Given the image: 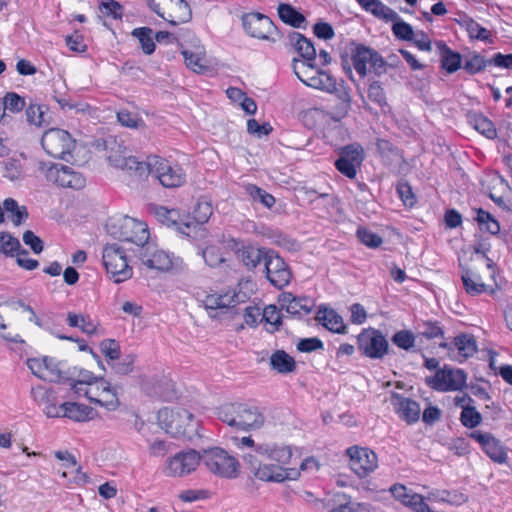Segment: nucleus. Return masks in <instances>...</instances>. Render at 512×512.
Segmentation results:
<instances>
[{"label":"nucleus","instance_id":"44","mask_svg":"<svg viewBox=\"0 0 512 512\" xmlns=\"http://www.w3.org/2000/svg\"><path fill=\"white\" fill-rule=\"evenodd\" d=\"M278 14L280 19L294 27H300L305 18L302 14L298 13L292 6L288 4H280L278 7Z\"/></svg>","mask_w":512,"mask_h":512},{"label":"nucleus","instance_id":"19","mask_svg":"<svg viewBox=\"0 0 512 512\" xmlns=\"http://www.w3.org/2000/svg\"><path fill=\"white\" fill-rule=\"evenodd\" d=\"M482 448L484 453L496 463H505L507 460V452L501 442L491 433L476 430L469 435Z\"/></svg>","mask_w":512,"mask_h":512},{"label":"nucleus","instance_id":"48","mask_svg":"<svg viewBox=\"0 0 512 512\" xmlns=\"http://www.w3.org/2000/svg\"><path fill=\"white\" fill-rule=\"evenodd\" d=\"M417 339V335H414L411 331L401 330L392 336L391 341L398 348L409 351L414 347Z\"/></svg>","mask_w":512,"mask_h":512},{"label":"nucleus","instance_id":"25","mask_svg":"<svg viewBox=\"0 0 512 512\" xmlns=\"http://www.w3.org/2000/svg\"><path fill=\"white\" fill-rule=\"evenodd\" d=\"M282 307L294 316L302 317L311 313L314 307V301L308 297H294L292 294L287 293L283 295Z\"/></svg>","mask_w":512,"mask_h":512},{"label":"nucleus","instance_id":"55","mask_svg":"<svg viewBox=\"0 0 512 512\" xmlns=\"http://www.w3.org/2000/svg\"><path fill=\"white\" fill-rule=\"evenodd\" d=\"M26 117L30 124L41 127L45 124V109L43 106L30 104L26 109Z\"/></svg>","mask_w":512,"mask_h":512},{"label":"nucleus","instance_id":"35","mask_svg":"<svg viewBox=\"0 0 512 512\" xmlns=\"http://www.w3.org/2000/svg\"><path fill=\"white\" fill-rule=\"evenodd\" d=\"M469 123L479 133L486 136L488 139H494L497 136V130L494 123L483 114H472L469 116Z\"/></svg>","mask_w":512,"mask_h":512},{"label":"nucleus","instance_id":"24","mask_svg":"<svg viewBox=\"0 0 512 512\" xmlns=\"http://www.w3.org/2000/svg\"><path fill=\"white\" fill-rule=\"evenodd\" d=\"M163 15L161 18L172 26L187 23L192 18L191 8L185 0H170Z\"/></svg>","mask_w":512,"mask_h":512},{"label":"nucleus","instance_id":"42","mask_svg":"<svg viewBox=\"0 0 512 512\" xmlns=\"http://www.w3.org/2000/svg\"><path fill=\"white\" fill-rule=\"evenodd\" d=\"M261 321H265L268 325L267 331L275 332L279 330L282 324L281 313L275 305H269L262 310Z\"/></svg>","mask_w":512,"mask_h":512},{"label":"nucleus","instance_id":"30","mask_svg":"<svg viewBox=\"0 0 512 512\" xmlns=\"http://www.w3.org/2000/svg\"><path fill=\"white\" fill-rule=\"evenodd\" d=\"M237 258L249 269L256 268L262 261H266V252L252 245H243L236 252Z\"/></svg>","mask_w":512,"mask_h":512},{"label":"nucleus","instance_id":"39","mask_svg":"<svg viewBox=\"0 0 512 512\" xmlns=\"http://www.w3.org/2000/svg\"><path fill=\"white\" fill-rule=\"evenodd\" d=\"M3 209L10 214L12 222L18 226L28 218V212L25 206H19L13 198H7L3 202Z\"/></svg>","mask_w":512,"mask_h":512},{"label":"nucleus","instance_id":"62","mask_svg":"<svg viewBox=\"0 0 512 512\" xmlns=\"http://www.w3.org/2000/svg\"><path fill=\"white\" fill-rule=\"evenodd\" d=\"M5 109L10 112H20L25 107V99L16 93H7L4 97Z\"/></svg>","mask_w":512,"mask_h":512},{"label":"nucleus","instance_id":"53","mask_svg":"<svg viewBox=\"0 0 512 512\" xmlns=\"http://www.w3.org/2000/svg\"><path fill=\"white\" fill-rule=\"evenodd\" d=\"M477 221L481 229L495 235L500 231L499 223L486 211L479 209L477 213Z\"/></svg>","mask_w":512,"mask_h":512},{"label":"nucleus","instance_id":"4","mask_svg":"<svg viewBox=\"0 0 512 512\" xmlns=\"http://www.w3.org/2000/svg\"><path fill=\"white\" fill-rule=\"evenodd\" d=\"M244 460L254 476L265 482L282 483L286 480H297L300 472L296 468H287L273 463H262L256 455L247 454Z\"/></svg>","mask_w":512,"mask_h":512},{"label":"nucleus","instance_id":"13","mask_svg":"<svg viewBox=\"0 0 512 512\" xmlns=\"http://www.w3.org/2000/svg\"><path fill=\"white\" fill-rule=\"evenodd\" d=\"M81 396L111 411L116 410L120 405L117 392L103 377L86 387Z\"/></svg>","mask_w":512,"mask_h":512},{"label":"nucleus","instance_id":"11","mask_svg":"<svg viewBox=\"0 0 512 512\" xmlns=\"http://www.w3.org/2000/svg\"><path fill=\"white\" fill-rule=\"evenodd\" d=\"M352 65L361 78H364L368 71L373 70L381 74L386 69V63L382 56L375 50L359 45L351 55Z\"/></svg>","mask_w":512,"mask_h":512},{"label":"nucleus","instance_id":"27","mask_svg":"<svg viewBox=\"0 0 512 512\" xmlns=\"http://www.w3.org/2000/svg\"><path fill=\"white\" fill-rule=\"evenodd\" d=\"M452 356L462 362L467 358L473 356L477 351V344L474 336L470 334H460L453 339V353Z\"/></svg>","mask_w":512,"mask_h":512},{"label":"nucleus","instance_id":"58","mask_svg":"<svg viewBox=\"0 0 512 512\" xmlns=\"http://www.w3.org/2000/svg\"><path fill=\"white\" fill-rule=\"evenodd\" d=\"M328 512H372V509L367 503L348 501L332 507Z\"/></svg>","mask_w":512,"mask_h":512},{"label":"nucleus","instance_id":"57","mask_svg":"<svg viewBox=\"0 0 512 512\" xmlns=\"http://www.w3.org/2000/svg\"><path fill=\"white\" fill-rule=\"evenodd\" d=\"M357 237L361 243L369 248H377L383 242L382 238L378 234L363 227L357 230Z\"/></svg>","mask_w":512,"mask_h":512},{"label":"nucleus","instance_id":"7","mask_svg":"<svg viewBox=\"0 0 512 512\" xmlns=\"http://www.w3.org/2000/svg\"><path fill=\"white\" fill-rule=\"evenodd\" d=\"M103 264L115 283L124 282L132 277V268L124 250L118 244H108L103 249Z\"/></svg>","mask_w":512,"mask_h":512},{"label":"nucleus","instance_id":"43","mask_svg":"<svg viewBox=\"0 0 512 512\" xmlns=\"http://www.w3.org/2000/svg\"><path fill=\"white\" fill-rule=\"evenodd\" d=\"M464 26L471 39L492 42L491 32L472 18L464 20Z\"/></svg>","mask_w":512,"mask_h":512},{"label":"nucleus","instance_id":"56","mask_svg":"<svg viewBox=\"0 0 512 512\" xmlns=\"http://www.w3.org/2000/svg\"><path fill=\"white\" fill-rule=\"evenodd\" d=\"M369 12L385 21L393 22L398 19V14L393 9L383 4L380 0L375 2Z\"/></svg>","mask_w":512,"mask_h":512},{"label":"nucleus","instance_id":"26","mask_svg":"<svg viewBox=\"0 0 512 512\" xmlns=\"http://www.w3.org/2000/svg\"><path fill=\"white\" fill-rule=\"evenodd\" d=\"M181 53L187 68L198 74H204L208 71L209 65L203 46H197L193 50L185 49Z\"/></svg>","mask_w":512,"mask_h":512},{"label":"nucleus","instance_id":"5","mask_svg":"<svg viewBox=\"0 0 512 512\" xmlns=\"http://www.w3.org/2000/svg\"><path fill=\"white\" fill-rule=\"evenodd\" d=\"M201 458L207 469L219 477L231 479L238 476L239 461L222 448L206 450Z\"/></svg>","mask_w":512,"mask_h":512},{"label":"nucleus","instance_id":"45","mask_svg":"<svg viewBox=\"0 0 512 512\" xmlns=\"http://www.w3.org/2000/svg\"><path fill=\"white\" fill-rule=\"evenodd\" d=\"M194 216L190 217V220L195 223L192 227V232L196 231L200 224L206 223L213 213L212 205L207 201H200L197 203L194 209Z\"/></svg>","mask_w":512,"mask_h":512},{"label":"nucleus","instance_id":"14","mask_svg":"<svg viewBox=\"0 0 512 512\" xmlns=\"http://www.w3.org/2000/svg\"><path fill=\"white\" fill-rule=\"evenodd\" d=\"M346 455L349 458V467L360 478L373 473L378 467L377 454L367 447H349Z\"/></svg>","mask_w":512,"mask_h":512},{"label":"nucleus","instance_id":"38","mask_svg":"<svg viewBox=\"0 0 512 512\" xmlns=\"http://www.w3.org/2000/svg\"><path fill=\"white\" fill-rule=\"evenodd\" d=\"M294 72L297 77L307 86L313 87L314 77L318 74L319 70L306 61H294Z\"/></svg>","mask_w":512,"mask_h":512},{"label":"nucleus","instance_id":"60","mask_svg":"<svg viewBox=\"0 0 512 512\" xmlns=\"http://www.w3.org/2000/svg\"><path fill=\"white\" fill-rule=\"evenodd\" d=\"M461 66V55L447 49L442 59V67L448 72L453 73Z\"/></svg>","mask_w":512,"mask_h":512},{"label":"nucleus","instance_id":"1","mask_svg":"<svg viewBox=\"0 0 512 512\" xmlns=\"http://www.w3.org/2000/svg\"><path fill=\"white\" fill-rule=\"evenodd\" d=\"M108 160L114 167L134 173L140 178L152 174L165 188H177L186 182V173L178 163L158 155H150L145 162H140L136 157L117 150L110 153Z\"/></svg>","mask_w":512,"mask_h":512},{"label":"nucleus","instance_id":"34","mask_svg":"<svg viewBox=\"0 0 512 512\" xmlns=\"http://www.w3.org/2000/svg\"><path fill=\"white\" fill-rule=\"evenodd\" d=\"M67 323L70 327L80 328L83 333L88 335L98 333V324L88 315L69 312L67 314Z\"/></svg>","mask_w":512,"mask_h":512},{"label":"nucleus","instance_id":"29","mask_svg":"<svg viewBox=\"0 0 512 512\" xmlns=\"http://www.w3.org/2000/svg\"><path fill=\"white\" fill-rule=\"evenodd\" d=\"M461 279L465 291L471 296L479 295L487 290V284L484 277L472 269H464Z\"/></svg>","mask_w":512,"mask_h":512},{"label":"nucleus","instance_id":"33","mask_svg":"<svg viewBox=\"0 0 512 512\" xmlns=\"http://www.w3.org/2000/svg\"><path fill=\"white\" fill-rule=\"evenodd\" d=\"M318 320L324 327L335 333H343L345 331V324L342 317L332 309H323L318 311Z\"/></svg>","mask_w":512,"mask_h":512},{"label":"nucleus","instance_id":"61","mask_svg":"<svg viewBox=\"0 0 512 512\" xmlns=\"http://www.w3.org/2000/svg\"><path fill=\"white\" fill-rule=\"evenodd\" d=\"M487 61L479 54H474L466 59L463 68L470 74H476L485 69Z\"/></svg>","mask_w":512,"mask_h":512},{"label":"nucleus","instance_id":"40","mask_svg":"<svg viewBox=\"0 0 512 512\" xmlns=\"http://www.w3.org/2000/svg\"><path fill=\"white\" fill-rule=\"evenodd\" d=\"M100 377L87 370H80L76 378L69 379V385L75 394L82 395L86 387H89Z\"/></svg>","mask_w":512,"mask_h":512},{"label":"nucleus","instance_id":"16","mask_svg":"<svg viewBox=\"0 0 512 512\" xmlns=\"http://www.w3.org/2000/svg\"><path fill=\"white\" fill-rule=\"evenodd\" d=\"M364 149L359 144H350L340 149L335 167L344 176L354 179L364 160Z\"/></svg>","mask_w":512,"mask_h":512},{"label":"nucleus","instance_id":"12","mask_svg":"<svg viewBox=\"0 0 512 512\" xmlns=\"http://www.w3.org/2000/svg\"><path fill=\"white\" fill-rule=\"evenodd\" d=\"M426 382L437 391H461L466 387L467 374L462 369L444 366L433 377L427 378Z\"/></svg>","mask_w":512,"mask_h":512},{"label":"nucleus","instance_id":"20","mask_svg":"<svg viewBox=\"0 0 512 512\" xmlns=\"http://www.w3.org/2000/svg\"><path fill=\"white\" fill-rule=\"evenodd\" d=\"M242 25L252 37L268 40L275 27L269 17L260 13H249L243 16Z\"/></svg>","mask_w":512,"mask_h":512},{"label":"nucleus","instance_id":"36","mask_svg":"<svg viewBox=\"0 0 512 512\" xmlns=\"http://www.w3.org/2000/svg\"><path fill=\"white\" fill-rule=\"evenodd\" d=\"M271 367L279 373L292 372L295 367L294 359L283 350H278L270 357Z\"/></svg>","mask_w":512,"mask_h":512},{"label":"nucleus","instance_id":"8","mask_svg":"<svg viewBox=\"0 0 512 512\" xmlns=\"http://www.w3.org/2000/svg\"><path fill=\"white\" fill-rule=\"evenodd\" d=\"M39 170L47 181L60 187L81 189L86 184V180L81 173L65 165L40 162Z\"/></svg>","mask_w":512,"mask_h":512},{"label":"nucleus","instance_id":"51","mask_svg":"<svg viewBox=\"0 0 512 512\" xmlns=\"http://www.w3.org/2000/svg\"><path fill=\"white\" fill-rule=\"evenodd\" d=\"M460 421L467 428H475L481 423L482 416L472 405L471 407H464L460 415Z\"/></svg>","mask_w":512,"mask_h":512},{"label":"nucleus","instance_id":"2","mask_svg":"<svg viewBox=\"0 0 512 512\" xmlns=\"http://www.w3.org/2000/svg\"><path fill=\"white\" fill-rule=\"evenodd\" d=\"M157 419L160 427L174 437L192 439L197 435L198 422L186 409L163 408L158 412Z\"/></svg>","mask_w":512,"mask_h":512},{"label":"nucleus","instance_id":"54","mask_svg":"<svg viewBox=\"0 0 512 512\" xmlns=\"http://www.w3.org/2000/svg\"><path fill=\"white\" fill-rule=\"evenodd\" d=\"M392 31L398 39L406 41H412L414 39L412 26L402 21L399 16L397 20L393 21Z\"/></svg>","mask_w":512,"mask_h":512},{"label":"nucleus","instance_id":"23","mask_svg":"<svg viewBox=\"0 0 512 512\" xmlns=\"http://www.w3.org/2000/svg\"><path fill=\"white\" fill-rule=\"evenodd\" d=\"M31 395L35 401L43 405V412L49 418L61 417L63 403L57 404L55 393L42 386L32 388Z\"/></svg>","mask_w":512,"mask_h":512},{"label":"nucleus","instance_id":"32","mask_svg":"<svg viewBox=\"0 0 512 512\" xmlns=\"http://www.w3.org/2000/svg\"><path fill=\"white\" fill-rule=\"evenodd\" d=\"M235 294H209L203 300V304L207 310H228L236 303Z\"/></svg>","mask_w":512,"mask_h":512},{"label":"nucleus","instance_id":"15","mask_svg":"<svg viewBox=\"0 0 512 512\" xmlns=\"http://www.w3.org/2000/svg\"><path fill=\"white\" fill-rule=\"evenodd\" d=\"M358 349L371 359H381L388 352V341L376 329H365L357 337Z\"/></svg>","mask_w":512,"mask_h":512},{"label":"nucleus","instance_id":"22","mask_svg":"<svg viewBox=\"0 0 512 512\" xmlns=\"http://www.w3.org/2000/svg\"><path fill=\"white\" fill-rule=\"evenodd\" d=\"M255 452L265 458L275 461L278 465L286 467L290 464L293 456V450L291 446L278 445L274 443H262L256 446Z\"/></svg>","mask_w":512,"mask_h":512},{"label":"nucleus","instance_id":"41","mask_svg":"<svg viewBox=\"0 0 512 512\" xmlns=\"http://www.w3.org/2000/svg\"><path fill=\"white\" fill-rule=\"evenodd\" d=\"M153 30L149 27L135 28L131 35L138 39L143 52L147 55L155 51V43L152 38Z\"/></svg>","mask_w":512,"mask_h":512},{"label":"nucleus","instance_id":"64","mask_svg":"<svg viewBox=\"0 0 512 512\" xmlns=\"http://www.w3.org/2000/svg\"><path fill=\"white\" fill-rule=\"evenodd\" d=\"M368 98L379 106L386 105L385 92L379 82L375 81L369 85Z\"/></svg>","mask_w":512,"mask_h":512},{"label":"nucleus","instance_id":"21","mask_svg":"<svg viewBox=\"0 0 512 512\" xmlns=\"http://www.w3.org/2000/svg\"><path fill=\"white\" fill-rule=\"evenodd\" d=\"M390 402L395 413L408 425L414 424L420 419L421 407L415 400L404 397L399 393H392Z\"/></svg>","mask_w":512,"mask_h":512},{"label":"nucleus","instance_id":"6","mask_svg":"<svg viewBox=\"0 0 512 512\" xmlns=\"http://www.w3.org/2000/svg\"><path fill=\"white\" fill-rule=\"evenodd\" d=\"M201 459V455L193 449L180 451L165 460L162 473L169 478L187 477L197 470Z\"/></svg>","mask_w":512,"mask_h":512},{"label":"nucleus","instance_id":"50","mask_svg":"<svg viewBox=\"0 0 512 512\" xmlns=\"http://www.w3.org/2000/svg\"><path fill=\"white\" fill-rule=\"evenodd\" d=\"M202 256L207 265L217 267L225 262L221 248L217 245H209L202 251Z\"/></svg>","mask_w":512,"mask_h":512},{"label":"nucleus","instance_id":"17","mask_svg":"<svg viewBox=\"0 0 512 512\" xmlns=\"http://www.w3.org/2000/svg\"><path fill=\"white\" fill-rule=\"evenodd\" d=\"M156 219L167 226H174L181 234L190 236L195 223L190 216L181 213L177 209H168L164 206H157L153 209Z\"/></svg>","mask_w":512,"mask_h":512},{"label":"nucleus","instance_id":"37","mask_svg":"<svg viewBox=\"0 0 512 512\" xmlns=\"http://www.w3.org/2000/svg\"><path fill=\"white\" fill-rule=\"evenodd\" d=\"M244 190L253 202H259L268 209L275 205V197L254 184L244 185Z\"/></svg>","mask_w":512,"mask_h":512},{"label":"nucleus","instance_id":"52","mask_svg":"<svg viewBox=\"0 0 512 512\" xmlns=\"http://www.w3.org/2000/svg\"><path fill=\"white\" fill-rule=\"evenodd\" d=\"M444 334L442 328L437 324L433 322H423L422 324H418V332H417V338H427V339H434L438 337H442Z\"/></svg>","mask_w":512,"mask_h":512},{"label":"nucleus","instance_id":"63","mask_svg":"<svg viewBox=\"0 0 512 512\" xmlns=\"http://www.w3.org/2000/svg\"><path fill=\"white\" fill-rule=\"evenodd\" d=\"M27 365L31 372L40 379H51L52 377L46 371V360L33 358L27 361Z\"/></svg>","mask_w":512,"mask_h":512},{"label":"nucleus","instance_id":"46","mask_svg":"<svg viewBox=\"0 0 512 512\" xmlns=\"http://www.w3.org/2000/svg\"><path fill=\"white\" fill-rule=\"evenodd\" d=\"M294 45L300 55L308 62L313 61L316 57V49L310 40L306 39L301 34H296L294 38Z\"/></svg>","mask_w":512,"mask_h":512},{"label":"nucleus","instance_id":"49","mask_svg":"<svg viewBox=\"0 0 512 512\" xmlns=\"http://www.w3.org/2000/svg\"><path fill=\"white\" fill-rule=\"evenodd\" d=\"M21 248L19 240L9 233L0 232V253L13 256Z\"/></svg>","mask_w":512,"mask_h":512},{"label":"nucleus","instance_id":"59","mask_svg":"<svg viewBox=\"0 0 512 512\" xmlns=\"http://www.w3.org/2000/svg\"><path fill=\"white\" fill-rule=\"evenodd\" d=\"M4 176L11 181L19 180L24 177V169L21 161L16 159H9L5 163Z\"/></svg>","mask_w":512,"mask_h":512},{"label":"nucleus","instance_id":"28","mask_svg":"<svg viewBox=\"0 0 512 512\" xmlns=\"http://www.w3.org/2000/svg\"><path fill=\"white\" fill-rule=\"evenodd\" d=\"M96 414V411L87 405L76 402H64L61 417H66L76 422H85L94 419Z\"/></svg>","mask_w":512,"mask_h":512},{"label":"nucleus","instance_id":"3","mask_svg":"<svg viewBox=\"0 0 512 512\" xmlns=\"http://www.w3.org/2000/svg\"><path fill=\"white\" fill-rule=\"evenodd\" d=\"M219 419L240 430L259 429L264 424V416L256 407L246 404H226L218 410Z\"/></svg>","mask_w":512,"mask_h":512},{"label":"nucleus","instance_id":"9","mask_svg":"<svg viewBox=\"0 0 512 512\" xmlns=\"http://www.w3.org/2000/svg\"><path fill=\"white\" fill-rule=\"evenodd\" d=\"M111 234L123 242L144 246L149 239V230L144 222L125 217L111 226Z\"/></svg>","mask_w":512,"mask_h":512},{"label":"nucleus","instance_id":"47","mask_svg":"<svg viewBox=\"0 0 512 512\" xmlns=\"http://www.w3.org/2000/svg\"><path fill=\"white\" fill-rule=\"evenodd\" d=\"M313 87L328 93H334L337 89V83L334 77L325 71L319 70L316 77H314Z\"/></svg>","mask_w":512,"mask_h":512},{"label":"nucleus","instance_id":"31","mask_svg":"<svg viewBox=\"0 0 512 512\" xmlns=\"http://www.w3.org/2000/svg\"><path fill=\"white\" fill-rule=\"evenodd\" d=\"M142 262L148 268L159 271H169L174 265L173 257L163 250H156L149 257L143 256Z\"/></svg>","mask_w":512,"mask_h":512},{"label":"nucleus","instance_id":"18","mask_svg":"<svg viewBox=\"0 0 512 512\" xmlns=\"http://www.w3.org/2000/svg\"><path fill=\"white\" fill-rule=\"evenodd\" d=\"M266 276L270 283L281 289L290 283L292 274L284 260L273 252L266 256Z\"/></svg>","mask_w":512,"mask_h":512},{"label":"nucleus","instance_id":"10","mask_svg":"<svg viewBox=\"0 0 512 512\" xmlns=\"http://www.w3.org/2000/svg\"><path fill=\"white\" fill-rule=\"evenodd\" d=\"M42 147L54 158L66 160L75 146V141L66 131L58 128L47 130L42 136Z\"/></svg>","mask_w":512,"mask_h":512}]
</instances>
